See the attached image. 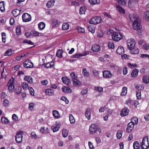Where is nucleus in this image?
<instances>
[{
    "instance_id": "obj_24",
    "label": "nucleus",
    "mask_w": 149,
    "mask_h": 149,
    "mask_svg": "<svg viewBox=\"0 0 149 149\" xmlns=\"http://www.w3.org/2000/svg\"><path fill=\"white\" fill-rule=\"evenodd\" d=\"M38 26L39 30H42L44 29L45 26V24L43 22H41L38 24Z\"/></svg>"
},
{
    "instance_id": "obj_12",
    "label": "nucleus",
    "mask_w": 149,
    "mask_h": 149,
    "mask_svg": "<svg viewBox=\"0 0 149 149\" xmlns=\"http://www.w3.org/2000/svg\"><path fill=\"white\" fill-rule=\"evenodd\" d=\"M89 130L91 134L95 133L97 131V128L95 124H91L89 127Z\"/></svg>"
},
{
    "instance_id": "obj_45",
    "label": "nucleus",
    "mask_w": 149,
    "mask_h": 149,
    "mask_svg": "<svg viewBox=\"0 0 149 149\" xmlns=\"http://www.w3.org/2000/svg\"><path fill=\"white\" fill-rule=\"evenodd\" d=\"M63 52L61 49L58 50L56 54V56L59 58H61L62 57V54Z\"/></svg>"
},
{
    "instance_id": "obj_42",
    "label": "nucleus",
    "mask_w": 149,
    "mask_h": 149,
    "mask_svg": "<svg viewBox=\"0 0 149 149\" xmlns=\"http://www.w3.org/2000/svg\"><path fill=\"white\" fill-rule=\"evenodd\" d=\"M128 66L129 68H132L138 67V65L136 64L131 63H128Z\"/></svg>"
},
{
    "instance_id": "obj_26",
    "label": "nucleus",
    "mask_w": 149,
    "mask_h": 149,
    "mask_svg": "<svg viewBox=\"0 0 149 149\" xmlns=\"http://www.w3.org/2000/svg\"><path fill=\"white\" fill-rule=\"evenodd\" d=\"M24 80L29 83L31 84L33 83V79L30 76H26L24 77Z\"/></svg>"
},
{
    "instance_id": "obj_59",
    "label": "nucleus",
    "mask_w": 149,
    "mask_h": 149,
    "mask_svg": "<svg viewBox=\"0 0 149 149\" xmlns=\"http://www.w3.org/2000/svg\"><path fill=\"white\" fill-rule=\"evenodd\" d=\"M71 5L75 6H79L80 5L79 3L76 1H73L71 2Z\"/></svg>"
},
{
    "instance_id": "obj_61",
    "label": "nucleus",
    "mask_w": 149,
    "mask_h": 149,
    "mask_svg": "<svg viewBox=\"0 0 149 149\" xmlns=\"http://www.w3.org/2000/svg\"><path fill=\"white\" fill-rule=\"evenodd\" d=\"M88 92V90L87 88H85V89H83L81 91V93L83 95H84L87 94Z\"/></svg>"
},
{
    "instance_id": "obj_36",
    "label": "nucleus",
    "mask_w": 149,
    "mask_h": 149,
    "mask_svg": "<svg viewBox=\"0 0 149 149\" xmlns=\"http://www.w3.org/2000/svg\"><path fill=\"white\" fill-rule=\"evenodd\" d=\"M0 10L2 12H4L5 11L4 1H1L0 2Z\"/></svg>"
},
{
    "instance_id": "obj_19",
    "label": "nucleus",
    "mask_w": 149,
    "mask_h": 149,
    "mask_svg": "<svg viewBox=\"0 0 149 149\" xmlns=\"http://www.w3.org/2000/svg\"><path fill=\"white\" fill-rule=\"evenodd\" d=\"M116 9L121 14H124L125 13V10L119 5L116 6Z\"/></svg>"
},
{
    "instance_id": "obj_6",
    "label": "nucleus",
    "mask_w": 149,
    "mask_h": 149,
    "mask_svg": "<svg viewBox=\"0 0 149 149\" xmlns=\"http://www.w3.org/2000/svg\"><path fill=\"white\" fill-rule=\"evenodd\" d=\"M127 44L128 49H129L133 47H135L136 42L135 40L133 39L130 38L127 40Z\"/></svg>"
},
{
    "instance_id": "obj_15",
    "label": "nucleus",
    "mask_w": 149,
    "mask_h": 149,
    "mask_svg": "<svg viewBox=\"0 0 149 149\" xmlns=\"http://www.w3.org/2000/svg\"><path fill=\"white\" fill-rule=\"evenodd\" d=\"M100 47L98 44L93 45L91 48V50L93 52H97L100 50Z\"/></svg>"
},
{
    "instance_id": "obj_29",
    "label": "nucleus",
    "mask_w": 149,
    "mask_h": 149,
    "mask_svg": "<svg viewBox=\"0 0 149 149\" xmlns=\"http://www.w3.org/2000/svg\"><path fill=\"white\" fill-rule=\"evenodd\" d=\"M143 82L146 84H148L149 83V77L148 76H144L142 78Z\"/></svg>"
},
{
    "instance_id": "obj_27",
    "label": "nucleus",
    "mask_w": 149,
    "mask_h": 149,
    "mask_svg": "<svg viewBox=\"0 0 149 149\" xmlns=\"http://www.w3.org/2000/svg\"><path fill=\"white\" fill-rule=\"evenodd\" d=\"M31 35L33 36H40L41 33L35 31H33L31 32Z\"/></svg>"
},
{
    "instance_id": "obj_37",
    "label": "nucleus",
    "mask_w": 149,
    "mask_h": 149,
    "mask_svg": "<svg viewBox=\"0 0 149 149\" xmlns=\"http://www.w3.org/2000/svg\"><path fill=\"white\" fill-rule=\"evenodd\" d=\"M127 88L126 87H124L123 88L122 91L121 93V95L124 96L126 95L127 93Z\"/></svg>"
},
{
    "instance_id": "obj_52",
    "label": "nucleus",
    "mask_w": 149,
    "mask_h": 149,
    "mask_svg": "<svg viewBox=\"0 0 149 149\" xmlns=\"http://www.w3.org/2000/svg\"><path fill=\"white\" fill-rule=\"evenodd\" d=\"M23 42L32 45H33L34 44V43L32 42L31 41L28 40H24L23 41Z\"/></svg>"
},
{
    "instance_id": "obj_25",
    "label": "nucleus",
    "mask_w": 149,
    "mask_h": 149,
    "mask_svg": "<svg viewBox=\"0 0 149 149\" xmlns=\"http://www.w3.org/2000/svg\"><path fill=\"white\" fill-rule=\"evenodd\" d=\"M54 90L51 89H47L45 91L46 95L49 96H52L54 95Z\"/></svg>"
},
{
    "instance_id": "obj_20",
    "label": "nucleus",
    "mask_w": 149,
    "mask_h": 149,
    "mask_svg": "<svg viewBox=\"0 0 149 149\" xmlns=\"http://www.w3.org/2000/svg\"><path fill=\"white\" fill-rule=\"evenodd\" d=\"M55 2L54 0H51L50 1H48L47 4V7L48 8L52 7L54 6Z\"/></svg>"
},
{
    "instance_id": "obj_4",
    "label": "nucleus",
    "mask_w": 149,
    "mask_h": 149,
    "mask_svg": "<svg viewBox=\"0 0 149 149\" xmlns=\"http://www.w3.org/2000/svg\"><path fill=\"white\" fill-rule=\"evenodd\" d=\"M148 138H143L141 143V148L143 149H147L148 148L149 145L148 143Z\"/></svg>"
},
{
    "instance_id": "obj_22",
    "label": "nucleus",
    "mask_w": 149,
    "mask_h": 149,
    "mask_svg": "<svg viewBox=\"0 0 149 149\" xmlns=\"http://www.w3.org/2000/svg\"><path fill=\"white\" fill-rule=\"evenodd\" d=\"M61 124H56V125L52 127V129L53 130V132H54L57 131L60 127Z\"/></svg>"
},
{
    "instance_id": "obj_9",
    "label": "nucleus",
    "mask_w": 149,
    "mask_h": 149,
    "mask_svg": "<svg viewBox=\"0 0 149 149\" xmlns=\"http://www.w3.org/2000/svg\"><path fill=\"white\" fill-rule=\"evenodd\" d=\"M22 19L23 22H27L31 20V17L29 14L27 13H24L22 15Z\"/></svg>"
},
{
    "instance_id": "obj_62",
    "label": "nucleus",
    "mask_w": 149,
    "mask_h": 149,
    "mask_svg": "<svg viewBox=\"0 0 149 149\" xmlns=\"http://www.w3.org/2000/svg\"><path fill=\"white\" fill-rule=\"evenodd\" d=\"M128 72L127 69V67H125L123 69V73L124 75L127 74Z\"/></svg>"
},
{
    "instance_id": "obj_30",
    "label": "nucleus",
    "mask_w": 149,
    "mask_h": 149,
    "mask_svg": "<svg viewBox=\"0 0 149 149\" xmlns=\"http://www.w3.org/2000/svg\"><path fill=\"white\" fill-rule=\"evenodd\" d=\"M12 13L14 16L16 17L19 14L20 11L19 10L16 9L13 10Z\"/></svg>"
},
{
    "instance_id": "obj_40",
    "label": "nucleus",
    "mask_w": 149,
    "mask_h": 149,
    "mask_svg": "<svg viewBox=\"0 0 149 149\" xmlns=\"http://www.w3.org/2000/svg\"><path fill=\"white\" fill-rule=\"evenodd\" d=\"M108 47L110 49H113L114 48L115 45L113 42L111 41L108 42Z\"/></svg>"
},
{
    "instance_id": "obj_10",
    "label": "nucleus",
    "mask_w": 149,
    "mask_h": 149,
    "mask_svg": "<svg viewBox=\"0 0 149 149\" xmlns=\"http://www.w3.org/2000/svg\"><path fill=\"white\" fill-rule=\"evenodd\" d=\"M24 66L26 68H31L33 66V63L29 59L26 61L24 63Z\"/></svg>"
},
{
    "instance_id": "obj_56",
    "label": "nucleus",
    "mask_w": 149,
    "mask_h": 149,
    "mask_svg": "<svg viewBox=\"0 0 149 149\" xmlns=\"http://www.w3.org/2000/svg\"><path fill=\"white\" fill-rule=\"evenodd\" d=\"M95 90H96L99 92H102L103 91V88L100 86H97V87H95Z\"/></svg>"
},
{
    "instance_id": "obj_21",
    "label": "nucleus",
    "mask_w": 149,
    "mask_h": 149,
    "mask_svg": "<svg viewBox=\"0 0 149 149\" xmlns=\"http://www.w3.org/2000/svg\"><path fill=\"white\" fill-rule=\"evenodd\" d=\"M87 26L88 31L92 33H94L95 32V28L94 27L91 25V24H89Z\"/></svg>"
},
{
    "instance_id": "obj_1",
    "label": "nucleus",
    "mask_w": 149,
    "mask_h": 149,
    "mask_svg": "<svg viewBox=\"0 0 149 149\" xmlns=\"http://www.w3.org/2000/svg\"><path fill=\"white\" fill-rule=\"evenodd\" d=\"M70 76L72 78V81L73 85L75 86L80 85L81 83L77 79V77L74 72H72L70 74Z\"/></svg>"
},
{
    "instance_id": "obj_44",
    "label": "nucleus",
    "mask_w": 149,
    "mask_h": 149,
    "mask_svg": "<svg viewBox=\"0 0 149 149\" xmlns=\"http://www.w3.org/2000/svg\"><path fill=\"white\" fill-rule=\"evenodd\" d=\"M1 121L2 123L4 124H6L8 123V120L4 116L2 117Z\"/></svg>"
},
{
    "instance_id": "obj_13",
    "label": "nucleus",
    "mask_w": 149,
    "mask_h": 149,
    "mask_svg": "<svg viewBox=\"0 0 149 149\" xmlns=\"http://www.w3.org/2000/svg\"><path fill=\"white\" fill-rule=\"evenodd\" d=\"M103 76L104 78H110L112 76V74L109 70H104L103 71Z\"/></svg>"
},
{
    "instance_id": "obj_46",
    "label": "nucleus",
    "mask_w": 149,
    "mask_h": 149,
    "mask_svg": "<svg viewBox=\"0 0 149 149\" xmlns=\"http://www.w3.org/2000/svg\"><path fill=\"white\" fill-rule=\"evenodd\" d=\"M15 91L17 94L20 93L22 91V88L20 86H18L16 87L15 89Z\"/></svg>"
},
{
    "instance_id": "obj_41",
    "label": "nucleus",
    "mask_w": 149,
    "mask_h": 149,
    "mask_svg": "<svg viewBox=\"0 0 149 149\" xmlns=\"http://www.w3.org/2000/svg\"><path fill=\"white\" fill-rule=\"evenodd\" d=\"M86 9L85 7H81L79 9V13L81 15L84 14L86 12Z\"/></svg>"
},
{
    "instance_id": "obj_2",
    "label": "nucleus",
    "mask_w": 149,
    "mask_h": 149,
    "mask_svg": "<svg viewBox=\"0 0 149 149\" xmlns=\"http://www.w3.org/2000/svg\"><path fill=\"white\" fill-rule=\"evenodd\" d=\"M113 40L115 41H119L123 38V36L120 33L114 32L111 36Z\"/></svg>"
},
{
    "instance_id": "obj_63",
    "label": "nucleus",
    "mask_w": 149,
    "mask_h": 149,
    "mask_svg": "<svg viewBox=\"0 0 149 149\" xmlns=\"http://www.w3.org/2000/svg\"><path fill=\"white\" fill-rule=\"evenodd\" d=\"M104 16L108 19H112L111 15L107 13H104Z\"/></svg>"
},
{
    "instance_id": "obj_34",
    "label": "nucleus",
    "mask_w": 149,
    "mask_h": 149,
    "mask_svg": "<svg viewBox=\"0 0 149 149\" xmlns=\"http://www.w3.org/2000/svg\"><path fill=\"white\" fill-rule=\"evenodd\" d=\"M13 50L11 49H9L7 50L5 52L4 56H10L13 54Z\"/></svg>"
},
{
    "instance_id": "obj_43",
    "label": "nucleus",
    "mask_w": 149,
    "mask_h": 149,
    "mask_svg": "<svg viewBox=\"0 0 149 149\" xmlns=\"http://www.w3.org/2000/svg\"><path fill=\"white\" fill-rule=\"evenodd\" d=\"M69 120L71 124H72L74 123L75 122V120L73 116L71 114H70L69 115Z\"/></svg>"
},
{
    "instance_id": "obj_64",
    "label": "nucleus",
    "mask_w": 149,
    "mask_h": 149,
    "mask_svg": "<svg viewBox=\"0 0 149 149\" xmlns=\"http://www.w3.org/2000/svg\"><path fill=\"white\" fill-rule=\"evenodd\" d=\"M72 92V91L70 87H66V93H70Z\"/></svg>"
},
{
    "instance_id": "obj_47",
    "label": "nucleus",
    "mask_w": 149,
    "mask_h": 149,
    "mask_svg": "<svg viewBox=\"0 0 149 149\" xmlns=\"http://www.w3.org/2000/svg\"><path fill=\"white\" fill-rule=\"evenodd\" d=\"M110 67L112 69H115L118 70L120 68L116 65L114 64H111L110 65Z\"/></svg>"
},
{
    "instance_id": "obj_23",
    "label": "nucleus",
    "mask_w": 149,
    "mask_h": 149,
    "mask_svg": "<svg viewBox=\"0 0 149 149\" xmlns=\"http://www.w3.org/2000/svg\"><path fill=\"white\" fill-rule=\"evenodd\" d=\"M54 62L53 61H51V62H48L47 63L45 64L44 63L42 65H44L45 67L47 68H49L52 67L54 65Z\"/></svg>"
},
{
    "instance_id": "obj_3",
    "label": "nucleus",
    "mask_w": 149,
    "mask_h": 149,
    "mask_svg": "<svg viewBox=\"0 0 149 149\" xmlns=\"http://www.w3.org/2000/svg\"><path fill=\"white\" fill-rule=\"evenodd\" d=\"M102 18L100 17L96 16L92 18L89 21L90 24H96L100 23L101 21Z\"/></svg>"
},
{
    "instance_id": "obj_48",
    "label": "nucleus",
    "mask_w": 149,
    "mask_h": 149,
    "mask_svg": "<svg viewBox=\"0 0 149 149\" xmlns=\"http://www.w3.org/2000/svg\"><path fill=\"white\" fill-rule=\"evenodd\" d=\"M144 16L146 20H149V11H147L145 12Z\"/></svg>"
},
{
    "instance_id": "obj_51",
    "label": "nucleus",
    "mask_w": 149,
    "mask_h": 149,
    "mask_svg": "<svg viewBox=\"0 0 149 149\" xmlns=\"http://www.w3.org/2000/svg\"><path fill=\"white\" fill-rule=\"evenodd\" d=\"M136 94L137 99L139 100L141 98V94L140 91L138 90L136 91Z\"/></svg>"
},
{
    "instance_id": "obj_38",
    "label": "nucleus",
    "mask_w": 149,
    "mask_h": 149,
    "mask_svg": "<svg viewBox=\"0 0 149 149\" xmlns=\"http://www.w3.org/2000/svg\"><path fill=\"white\" fill-rule=\"evenodd\" d=\"M76 29L78 31L79 33H85V30L84 29L80 26L77 27Z\"/></svg>"
},
{
    "instance_id": "obj_17",
    "label": "nucleus",
    "mask_w": 149,
    "mask_h": 149,
    "mask_svg": "<svg viewBox=\"0 0 149 149\" xmlns=\"http://www.w3.org/2000/svg\"><path fill=\"white\" fill-rule=\"evenodd\" d=\"M91 112L90 108H88L86 109L85 113V115L88 120H90L91 119Z\"/></svg>"
},
{
    "instance_id": "obj_60",
    "label": "nucleus",
    "mask_w": 149,
    "mask_h": 149,
    "mask_svg": "<svg viewBox=\"0 0 149 149\" xmlns=\"http://www.w3.org/2000/svg\"><path fill=\"white\" fill-rule=\"evenodd\" d=\"M12 118L15 121H17L18 117L17 115L15 114H13L12 116Z\"/></svg>"
},
{
    "instance_id": "obj_31",
    "label": "nucleus",
    "mask_w": 149,
    "mask_h": 149,
    "mask_svg": "<svg viewBox=\"0 0 149 149\" xmlns=\"http://www.w3.org/2000/svg\"><path fill=\"white\" fill-rule=\"evenodd\" d=\"M133 147L134 149H139L140 148V145L137 141H135L133 143Z\"/></svg>"
},
{
    "instance_id": "obj_11",
    "label": "nucleus",
    "mask_w": 149,
    "mask_h": 149,
    "mask_svg": "<svg viewBox=\"0 0 149 149\" xmlns=\"http://www.w3.org/2000/svg\"><path fill=\"white\" fill-rule=\"evenodd\" d=\"M129 110L127 107H125L123 109L120 111V115L122 117H124L128 115Z\"/></svg>"
},
{
    "instance_id": "obj_7",
    "label": "nucleus",
    "mask_w": 149,
    "mask_h": 149,
    "mask_svg": "<svg viewBox=\"0 0 149 149\" xmlns=\"http://www.w3.org/2000/svg\"><path fill=\"white\" fill-rule=\"evenodd\" d=\"M14 81V79L12 77L11 78L8 84V85H9L8 90L10 92H13L14 91V87L13 84Z\"/></svg>"
},
{
    "instance_id": "obj_5",
    "label": "nucleus",
    "mask_w": 149,
    "mask_h": 149,
    "mask_svg": "<svg viewBox=\"0 0 149 149\" xmlns=\"http://www.w3.org/2000/svg\"><path fill=\"white\" fill-rule=\"evenodd\" d=\"M142 27L141 23L137 20L134 21L132 24V28L135 30L141 29Z\"/></svg>"
},
{
    "instance_id": "obj_39",
    "label": "nucleus",
    "mask_w": 149,
    "mask_h": 149,
    "mask_svg": "<svg viewBox=\"0 0 149 149\" xmlns=\"http://www.w3.org/2000/svg\"><path fill=\"white\" fill-rule=\"evenodd\" d=\"M21 86L23 89L26 90L29 87L28 84L26 82H23L22 83Z\"/></svg>"
},
{
    "instance_id": "obj_28",
    "label": "nucleus",
    "mask_w": 149,
    "mask_h": 149,
    "mask_svg": "<svg viewBox=\"0 0 149 149\" xmlns=\"http://www.w3.org/2000/svg\"><path fill=\"white\" fill-rule=\"evenodd\" d=\"M135 86L136 88L140 91L141 90H143L144 88V86L143 85L136 84L135 85Z\"/></svg>"
},
{
    "instance_id": "obj_55",
    "label": "nucleus",
    "mask_w": 149,
    "mask_h": 149,
    "mask_svg": "<svg viewBox=\"0 0 149 149\" xmlns=\"http://www.w3.org/2000/svg\"><path fill=\"white\" fill-rule=\"evenodd\" d=\"M125 103L127 104L128 106L130 107L132 105L133 102L130 99H128L125 102Z\"/></svg>"
},
{
    "instance_id": "obj_57",
    "label": "nucleus",
    "mask_w": 149,
    "mask_h": 149,
    "mask_svg": "<svg viewBox=\"0 0 149 149\" xmlns=\"http://www.w3.org/2000/svg\"><path fill=\"white\" fill-rule=\"evenodd\" d=\"M28 89L30 94L32 95H34V90L33 88L29 87Z\"/></svg>"
},
{
    "instance_id": "obj_32",
    "label": "nucleus",
    "mask_w": 149,
    "mask_h": 149,
    "mask_svg": "<svg viewBox=\"0 0 149 149\" xmlns=\"http://www.w3.org/2000/svg\"><path fill=\"white\" fill-rule=\"evenodd\" d=\"M82 74L84 76L87 77H89L90 74L89 72H87V70L85 68L83 69L82 70Z\"/></svg>"
},
{
    "instance_id": "obj_33",
    "label": "nucleus",
    "mask_w": 149,
    "mask_h": 149,
    "mask_svg": "<svg viewBox=\"0 0 149 149\" xmlns=\"http://www.w3.org/2000/svg\"><path fill=\"white\" fill-rule=\"evenodd\" d=\"M53 115L55 118H57L59 117L60 115L58 111L56 110H54L53 111Z\"/></svg>"
},
{
    "instance_id": "obj_8",
    "label": "nucleus",
    "mask_w": 149,
    "mask_h": 149,
    "mask_svg": "<svg viewBox=\"0 0 149 149\" xmlns=\"http://www.w3.org/2000/svg\"><path fill=\"white\" fill-rule=\"evenodd\" d=\"M23 138L22 133V132H17L15 136V140L18 143H21L22 141Z\"/></svg>"
},
{
    "instance_id": "obj_54",
    "label": "nucleus",
    "mask_w": 149,
    "mask_h": 149,
    "mask_svg": "<svg viewBox=\"0 0 149 149\" xmlns=\"http://www.w3.org/2000/svg\"><path fill=\"white\" fill-rule=\"evenodd\" d=\"M19 27H17L16 28V32L17 35H19L21 33V30Z\"/></svg>"
},
{
    "instance_id": "obj_18",
    "label": "nucleus",
    "mask_w": 149,
    "mask_h": 149,
    "mask_svg": "<svg viewBox=\"0 0 149 149\" xmlns=\"http://www.w3.org/2000/svg\"><path fill=\"white\" fill-rule=\"evenodd\" d=\"M139 71L137 69H134L132 72L131 75L132 77H137Z\"/></svg>"
},
{
    "instance_id": "obj_53",
    "label": "nucleus",
    "mask_w": 149,
    "mask_h": 149,
    "mask_svg": "<svg viewBox=\"0 0 149 149\" xmlns=\"http://www.w3.org/2000/svg\"><path fill=\"white\" fill-rule=\"evenodd\" d=\"M122 131H119L117 133L116 136L117 138L118 139H120L122 136Z\"/></svg>"
},
{
    "instance_id": "obj_58",
    "label": "nucleus",
    "mask_w": 149,
    "mask_h": 149,
    "mask_svg": "<svg viewBox=\"0 0 149 149\" xmlns=\"http://www.w3.org/2000/svg\"><path fill=\"white\" fill-rule=\"evenodd\" d=\"M3 105L5 107H7L9 104V101L7 99H5L3 103Z\"/></svg>"
},
{
    "instance_id": "obj_49",
    "label": "nucleus",
    "mask_w": 149,
    "mask_h": 149,
    "mask_svg": "<svg viewBox=\"0 0 149 149\" xmlns=\"http://www.w3.org/2000/svg\"><path fill=\"white\" fill-rule=\"evenodd\" d=\"M59 23V21L56 20H53L52 21V24L53 26L55 27L58 25Z\"/></svg>"
},
{
    "instance_id": "obj_14",
    "label": "nucleus",
    "mask_w": 149,
    "mask_h": 149,
    "mask_svg": "<svg viewBox=\"0 0 149 149\" xmlns=\"http://www.w3.org/2000/svg\"><path fill=\"white\" fill-rule=\"evenodd\" d=\"M129 49L130 50V53L132 54H137L139 52V48L135 46Z\"/></svg>"
},
{
    "instance_id": "obj_16",
    "label": "nucleus",
    "mask_w": 149,
    "mask_h": 149,
    "mask_svg": "<svg viewBox=\"0 0 149 149\" xmlns=\"http://www.w3.org/2000/svg\"><path fill=\"white\" fill-rule=\"evenodd\" d=\"M116 52L118 54L122 55L125 52L124 49L122 46H119L116 50Z\"/></svg>"
},
{
    "instance_id": "obj_50",
    "label": "nucleus",
    "mask_w": 149,
    "mask_h": 149,
    "mask_svg": "<svg viewBox=\"0 0 149 149\" xmlns=\"http://www.w3.org/2000/svg\"><path fill=\"white\" fill-rule=\"evenodd\" d=\"M118 3L120 5H125L126 4V0H117Z\"/></svg>"
},
{
    "instance_id": "obj_35",
    "label": "nucleus",
    "mask_w": 149,
    "mask_h": 149,
    "mask_svg": "<svg viewBox=\"0 0 149 149\" xmlns=\"http://www.w3.org/2000/svg\"><path fill=\"white\" fill-rule=\"evenodd\" d=\"M131 122L134 124H137L138 123V119L136 117H134L131 118Z\"/></svg>"
}]
</instances>
